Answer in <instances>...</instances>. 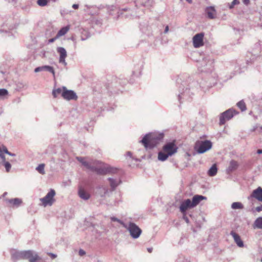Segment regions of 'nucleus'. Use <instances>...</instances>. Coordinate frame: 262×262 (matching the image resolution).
<instances>
[{"label": "nucleus", "mask_w": 262, "mask_h": 262, "mask_svg": "<svg viewBox=\"0 0 262 262\" xmlns=\"http://www.w3.org/2000/svg\"><path fill=\"white\" fill-rule=\"evenodd\" d=\"M163 138V133H151L146 134L140 142L142 143L146 148L151 149L157 146Z\"/></svg>", "instance_id": "f257e3e1"}, {"label": "nucleus", "mask_w": 262, "mask_h": 262, "mask_svg": "<svg viewBox=\"0 0 262 262\" xmlns=\"http://www.w3.org/2000/svg\"><path fill=\"white\" fill-rule=\"evenodd\" d=\"M129 233L130 236L134 239H137L142 233V230L135 223L128 222L126 223L124 227Z\"/></svg>", "instance_id": "f03ea898"}, {"label": "nucleus", "mask_w": 262, "mask_h": 262, "mask_svg": "<svg viewBox=\"0 0 262 262\" xmlns=\"http://www.w3.org/2000/svg\"><path fill=\"white\" fill-rule=\"evenodd\" d=\"M212 143L210 140H198L195 143L194 149L198 154H203L212 148Z\"/></svg>", "instance_id": "7ed1b4c3"}, {"label": "nucleus", "mask_w": 262, "mask_h": 262, "mask_svg": "<svg viewBox=\"0 0 262 262\" xmlns=\"http://www.w3.org/2000/svg\"><path fill=\"white\" fill-rule=\"evenodd\" d=\"M198 70L201 72H209L213 69V61L206 57L197 63Z\"/></svg>", "instance_id": "20e7f679"}, {"label": "nucleus", "mask_w": 262, "mask_h": 262, "mask_svg": "<svg viewBox=\"0 0 262 262\" xmlns=\"http://www.w3.org/2000/svg\"><path fill=\"white\" fill-rule=\"evenodd\" d=\"M91 170L96 172L99 174L102 175L107 173H116L118 171L117 168L105 164H103V165L100 167L92 166V167H91Z\"/></svg>", "instance_id": "39448f33"}, {"label": "nucleus", "mask_w": 262, "mask_h": 262, "mask_svg": "<svg viewBox=\"0 0 262 262\" xmlns=\"http://www.w3.org/2000/svg\"><path fill=\"white\" fill-rule=\"evenodd\" d=\"M55 194L56 193L55 190L51 189L45 197L40 199V201L42 203L43 206L46 207L48 205H52L55 202L54 197L55 195Z\"/></svg>", "instance_id": "423d86ee"}, {"label": "nucleus", "mask_w": 262, "mask_h": 262, "mask_svg": "<svg viewBox=\"0 0 262 262\" xmlns=\"http://www.w3.org/2000/svg\"><path fill=\"white\" fill-rule=\"evenodd\" d=\"M237 113L233 109L230 108L221 114L220 117V124L223 125L226 121L231 119Z\"/></svg>", "instance_id": "0eeeda50"}, {"label": "nucleus", "mask_w": 262, "mask_h": 262, "mask_svg": "<svg viewBox=\"0 0 262 262\" xmlns=\"http://www.w3.org/2000/svg\"><path fill=\"white\" fill-rule=\"evenodd\" d=\"M40 259L37 253L32 250L23 251V259H28L29 262H36Z\"/></svg>", "instance_id": "6e6552de"}, {"label": "nucleus", "mask_w": 262, "mask_h": 262, "mask_svg": "<svg viewBox=\"0 0 262 262\" xmlns=\"http://www.w3.org/2000/svg\"><path fill=\"white\" fill-rule=\"evenodd\" d=\"M163 150L171 156L177 152L178 147L174 142H169L163 146Z\"/></svg>", "instance_id": "1a4fd4ad"}, {"label": "nucleus", "mask_w": 262, "mask_h": 262, "mask_svg": "<svg viewBox=\"0 0 262 262\" xmlns=\"http://www.w3.org/2000/svg\"><path fill=\"white\" fill-rule=\"evenodd\" d=\"M193 208L192 201L189 199L182 201L179 207L180 211L184 214L186 213L187 210Z\"/></svg>", "instance_id": "9d476101"}, {"label": "nucleus", "mask_w": 262, "mask_h": 262, "mask_svg": "<svg viewBox=\"0 0 262 262\" xmlns=\"http://www.w3.org/2000/svg\"><path fill=\"white\" fill-rule=\"evenodd\" d=\"M204 36V33H200L195 34L192 38L193 45L194 47L198 48L203 46V38Z\"/></svg>", "instance_id": "9b49d317"}, {"label": "nucleus", "mask_w": 262, "mask_h": 262, "mask_svg": "<svg viewBox=\"0 0 262 262\" xmlns=\"http://www.w3.org/2000/svg\"><path fill=\"white\" fill-rule=\"evenodd\" d=\"M64 89L62 93V98L66 100H76L78 98L76 93L73 90H69L66 86H63Z\"/></svg>", "instance_id": "f8f14e48"}, {"label": "nucleus", "mask_w": 262, "mask_h": 262, "mask_svg": "<svg viewBox=\"0 0 262 262\" xmlns=\"http://www.w3.org/2000/svg\"><path fill=\"white\" fill-rule=\"evenodd\" d=\"M254 198L259 202H262V188L258 187L254 190L250 195L248 198V200Z\"/></svg>", "instance_id": "ddd939ff"}, {"label": "nucleus", "mask_w": 262, "mask_h": 262, "mask_svg": "<svg viewBox=\"0 0 262 262\" xmlns=\"http://www.w3.org/2000/svg\"><path fill=\"white\" fill-rule=\"evenodd\" d=\"M57 52L59 54V62L64 66L67 64L66 61V58L67 56V53L65 49L63 47H58Z\"/></svg>", "instance_id": "4468645a"}, {"label": "nucleus", "mask_w": 262, "mask_h": 262, "mask_svg": "<svg viewBox=\"0 0 262 262\" xmlns=\"http://www.w3.org/2000/svg\"><path fill=\"white\" fill-rule=\"evenodd\" d=\"M205 12L207 14V17L209 19H213L216 17V11L213 6L207 7L205 8Z\"/></svg>", "instance_id": "2eb2a0df"}, {"label": "nucleus", "mask_w": 262, "mask_h": 262, "mask_svg": "<svg viewBox=\"0 0 262 262\" xmlns=\"http://www.w3.org/2000/svg\"><path fill=\"white\" fill-rule=\"evenodd\" d=\"M78 194L80 199L86 201L88 200L90 197L91 195L89 192H88L82 186H79L78 190Z\"/></svg>", "instance_id": "dca6fc26"}, {"label": "nucleus", "mask_w": 262, "mask_h": 262, "mask_svg": "<svg viewBox=\"0 0 262 262\" xmlns=\"http://www.w3.org/2000/svg\"><path fill=\"white\" fill-rule=\"evenodd\" d=\"M108 180L112 191L115 190L116 187L121 183V180L119 177L108 178Z\"/></svg>", "instance_id": "f3484780"}, {"label": "nucleus", "mask_w": 262, "mask_h": 262, "mask_svg": "<svg viewBox=\"0 0 262 262\" xmlns=\"http://www.w3.org/2000/svg\"><path fill=\"white\" fill-rule=\"evenodd\" d=\"M11 259L15 262L17 260L23 259V251H17L16 250H12L11 251Z\"/></svg>", "instance_id": "a211bd4d"}, {"label": "nucleus", "mask_w": 262, "mask_h": 262, "mask_svg": "<svg viewBox=\"0 0 262 262\" xmlns=\"http://www.w3.org/2000/svg\"><path fill=\"white\" fill-rule=\"evenodd\" d=\"M41 71H48L52 73L53 76H55V71L53 68L50 66H43L41 67H37L35 69L34 72L35 73L41 72Z\"/></svg>", "instance_id": "6ab92c4d"}, {"label": "nucleus", "mask_w": 262, "mask_h": 262, "mask_svg": "<svg viewBox=\"0 0 262 262\" xmlns=\"http://www.w3.org/2000/svg\"><path fill=\"white\" fill-rule=\"evenodd\" d=\"M206 200L207 198L206 196L202 195L196 194L192 197L191 201L194 208L198 205L202 201Z\"/></svg>", "instance_id": "aec40b11"}, {"label": "nucleus", "mask_w": 262, "mask_h": 262, "mask_svg": "<svg viewBox=\"0 0 262 262\" xmlns=\"http://www.w3.org/2000/svg\"><path fill=\"white\" fill-rule=\"evenodd\" d=\"M230 234L232 235V236L233 237V238L234 240V242H235V243L237 244V245L239 247H244V243L242 241V240L241 239V237L239 236V235L238 234H237L235 232L232 231L230 233Z\"/></svg>", "instance_id": "412c9836"}, {"label": "nucleus", "mask_w": 262, "mask_h": 262, "mask_svg": "<svg viewBox=\"0 0 262 262\" xmlns=\"http://www.w3.org/2000/svg\"><path fill=\"white\" fill-rule=\"evenodd\" d=\"M189 97V90L187 89H186L185 91H183L178 95V99L180 103H181L182 99L188 100Z\"/></svg>", "instance_id": "4be33fe9"}, {"label": "nucleus", "mask_w": 262, "mask_h": 262, "mask_svg": "<svg viewBox=\"0 0 262 262\" xmlns=\"http://www.w3.org/2000/svg\"><path fill=\"white\" fill-rule=\"evenodd\" d=\"M238 167V163L234 160H231L230 162L229 166L226 169L228 174L230 173L233 171L236 170Z\"/></svg>", "instance_id": "5701e85b"}, {"label": "nucleus", "mask_w": 262, "mask_h": 262, "mask_svg": "<svg viewBox=\"0 0 262 262\" xmlns=\"http://www.w3.org/2000/svg\"><path fill=\"white\" fill-rule=\"evenodd\" d=\"M7 202L11 205V207H18L22 203L21 199L19 198H14L7 200Z\"/></svg>", "instance_id": "b1692460"}, {"label": "nucleus", "mask_w": 262, "mask_h": 262, "mask_svg": "<svg viewBox=\"0 0 262 262\" xmlns=\"http://www.w3.org/2000/svg\"><path fill=\"white\" fill-rule=\"evenodd\" d=\"M64 91V89H63V86L54 89L52 92V95L54 98L57 97L59 95L62 97V93Z\"/></svg>", "instance_id": "393cba45"}, {"label": "nucleus", "mask_w": 262, "mask_h": 262, "mask_svg": "<svg viewBox=\"0 0 262 262\" xmlns=\"http://www.w3.org/2000/svg\"><path fill=\"white\" fill-rule=\"evenodd\" d=\"M169 156L168 154L163 150L159 152L158 159L159 161H165Z\"/></svg>", "instance_id": "a878e982"}, {"label": "nucleus", "mask_w": 262, "mask_h": 262, "mask_svg": "<svg viewBox=\"0 0 262 262\" xmlns=\"http://www.w3.org/2000/svg\"><path fill=\"white\" fill-rule=\"evenodd\" d=\"M10 162H12V160L8 159V161H7L6 158H5L4 160H2V163L5 166L7 172H9L11 168V165L10 164Z\"/></svg>", "instance_id": "bb28decb"}, {"label": "nucleus", "mask_w": 262, "mask_h": 262, "mask_svg": "<svg viewBox=\"0 0 262 262\" xmlns=\"http://www.w3.org/2000/svg\"><path fill=\"white\" fill-rule=\"evenodd\" d=\"M217 168L216 164H213L208 171V175L210 177H213L216 174Z\"/></svg>", "instance_id": "cd10ccee"}, {"label": "nucleus", "mask_w": 262, "mask_h": 262, "mask_svg": "<svg viewBox=\"0 0 262 262\" xmlns=\"http://www.w3.org/2000/svg\"><path fill=\"white\" fill-rule=\"evenodd\" d=\"M8 151L7 148L5 146L2 145L1 146L0 149V158L1 160H4L6 158L5 154H7Z\"/></svg>", "instance_id": "c85d7f7f"}, {"label": "nucleus", "mask_w": 262, "mask_h": 262, "mask_svg": "<svg viewBox=\"0 0 262 262\" xmlns=\"http://www.w3.org/2000/svg\"><path fill=\"white\" fill-rule=\"evenodd\" d=\"M69 30V27L66 26L62 28L57 33V37H59L65 35Z\"/></svg>", "instance_id": "c756f323"}, {"label": "nucleus", "mask_w": 262, "mask_h": 262, "mask_svg": "<svg viewBox=\"0 0 262 262\" xmlns=\"http://www.w3.org/2000/svg\"><path fill=\"white\" fill-rule=\"evenodd\" d=\"M231 208L234 210L243 209L244 208L243 204L241 202H233L231 204Z\"/></svg>", "instance_id": "7c9ffc66"}, {"label": "nucleus", "mask_w": 262, "mask_h": 262, "mask_svg": "<svg viewBox=\"0 0 262 262\" xmlns=\"http://www.w3.org/2000/svg\"><path fill=\"white\" fill-rule=\"evenodd\" d=\"M253 227L254 228L262 229V217H259L256 219Z\"/></svg>", "instance_id": "2f4dec72"}, {"label": "nucleus", "mask_w": 262, "mask_h": 262, "mask_svg": "<svg viewBox=\"0 0 262 262\" xmlns=\"http://www.w3.org/2000/svg\"><path fill=\"white\" fill-rule=\"evenodd\" d=\"M8 94V91L6 89H0V99L7 98Z\"/></svg>", "instance_id": "473e14b6"}, {"label": "nucleus", "mask_w": 262, "mask_h": 262, "mask_svg": "<svg viewBox=\"0 0 262 262\" xmlns=\"http://www.w3.org/2000/svg\"><path fill=\"white\" fill-rule=\"evenodd\" d=\"M77 160L82 164L84 166L87 167L88 168L91 169V167H92V166H91L89 163L86 162L84 159L82 157H77Z\"/></svg>", "instance_id": "72a5a7b5"}, {"label": "nucleus", "mask_w": 262, "mask_h": 262, "mask_svg": "<svg viewBox=\"0 0 262 262\" xmlns=\"http://www.w3.org/2000/svg\"><path fill=\"white\" fill-rule=\"evenodd\" d=\"M45 166L44 164H40L36 168V170L40 174H44L45 173L44 170Z\"/></svg>", "instance_id": "f704fd0d"}, {"label": "nucleus", "mask_w": 262, "mask_h": 262, "mask_svg": "<svg viewBox=\"0 0 262 262\" xmlns=\"http://www.w3.org/2000/svg\"><path fill=\"white\" fill-rule=\"evenodd\" d=\"M237 106L241 110L242 112L245 111L246 110V104L243 100L239 101L237 103Z\"/></svg>", "instance_id": "c9c22d12"}, {"label": "nucleus", "mask_w": 262, "mask_h": 262, "mask_svg": "<svg viewBox=\"0 0 262 262\" xmlns=\"http://www.w3.org/2000/svg\"><path fill=\"white\" fill-rule=\"evenodd\" d=\"M49 2V0H37V4L41 7L45 6Z\"/></svg>", "instance_id": "e433bc0d"}, {"label": "nucleus", "mask_w": 262, "mask_h": 262, "mask_svg": "<svg viewBox=\"0 0 262 262\" xmlns=\"http://www.w3.org/2000/svg\"><path fill=\"white\" fill-rule=\"evenodd\" d=\"M111 220L113 222H117L119 224H120L123 227H124V226L125 225L126 223H124L122 221L118 219V218L116 217H112L111 218Z\"/></svg>", "instance_id": "4c0bfd02"}, {"label": "nucleus", "mask_w": 262, "mask_h": 262, "mask_svg": "<svg viewBox=\"0 0 262 262\" xmlns=\"http://www.w3.org/2000/svg\"><path fill=\"white\" fill-rule=\"evenodd\" d=\"M99 189L100 190L103 191V193L102 194H100V196L103 197L105 196V195L108 192V188L106 187L102 186L99 187Z\"/></svg>", "instance_id": "58836bf2"}, {"label": "nucleus", "mask_w": 262, "mask_h": 262, "mask_svg": "<svg viewBox=\"0 0 262 262\" xmlns=\"http://www.w3.org/2000/svg\"><path fill=\"white\" fill-rule=\"evenodd\" d=\"M105 8L110 12L114 11L116 9V6L114 5H106Z\"/></svg>", "instance_id": "ea45409f"}, {"label": "nucleus", "mask_w": 262, "mask_h": 262, "mask_svg": "<svg viewBox=\"0 0 262 262\" xmlns=\"http://www.w3.org/2000/svg\"><path fill=\"white\" fill-rule=\"evenodd\" d=\"M239 4L238 0H233L231 4H229V8L231 9H232L235 5Z\"/></svg>", "instance_id": "a19ab883"}, {"label": "nucleus", "mask_w": 262, "mask_h": 262, "mask_svg": "<svg viewBox=\"0 0 262 262\" xmlns=\"http://www.w3.org/2000/svg\"><path fill=\"white\" fill-rule=\"evenodd\" d=\"M59 37H57V35H56L55 37H53L52 38L49 39L48 43H52V42H54Z\"/></svg>", "instance_id": "79ce46f5"}, {"label": "nucleus", "mask_w": 262, "mask_h": 262, "mask_svg": "<svg viewBox=\"0 0 262 262\" xmlns=\"http://www.w3.org/2000/svg\"><path fill=\"white\" fill-rule=\"evenodd\" d=\"M79 254L80 256H83L85 254V252L82 249H80L79 250Z\"/></svg>", "instance_id": "37998d69"}, {"label": "nucleus", "mask_w": 262, "mask_h": 262, "mask_svg": "<svg viewBox=\"0 0 262 262\" xmlns=\"http://www.w3.org/2000/svg\"><path fill=\"white\" fill-rule=\"evenodd\" d=\"M255 210L257 212H260L262 211V205H260L259 206H257L255 208Z\"/></svg>", "instance_id": "c03bdc74"}, {"label": "nucleus", "mask_w": 262, "mask_h": 262, "mask_svg": "<svg viewBox=\"0 0 262 262\" xmlns=\"http://www.w3.org/2000/svg\"><path fill=\"white\" fill-rule=\"evenodd\" d=\"M48 254L50 256L52 259H54L57 257V255L55 254L52 253H48Z\"/></svg>", "instance_id": "a18cd8bd"}, {"label": "nucleus", "mask_w": 262, "mask_h": 262, "mask_svg": "<svg viewBox=\"0 0 262 262\" xmlns=\"http://www.w3.org/2000/svg\"><path fill=\"white\" fill-rule=\"evenodd\" d=\"M243 3L246 5H248L250 3V0H243Z\"/></svg>", "instance_id": "49530a36"}, {"label": "nucleus", "mask_w": 262, "mask_h": 262, "mask_svg": "<svg viewBox=\"0 0 262 262\" xmlns=\"http://www.w3.org/2000/svg\"><path fill=\"white\" fill-rule=\"evenodd\" d=\"M72 8H74V9H77L78 8H79V5L78 4H73L72 5Z\"/></svg>", "instance_id": "de8ad7c7"}, {"label": "nucleus", "mask_w": 262, "mask_h": 262, "mask_svg": "<svg viewBox=\"0 0 262 262\" xmlns=\"http://www.w3.org/2000/svg\"><path fill=\"white\" fill-rule=\"evenodd\" d=\"M169 31V27L168 26H166L165 28V30H164V33H167Z\"/></svg>", "instance_id": "09e8293b"}, {"label": "nucleus", "mask_w": 262, "mask_h": 262, "mask_svg": "<svg viewBox=\"0 0 262 262\" xmlns=\"http://www.w3.org/2000/svg\"><path fill=\"white\" fill-rule=\"evenodd\" d=\"M7 155L12 157H15L16 156L15 154L11 153L9 151H8V153H7Z\"/></svg>", "instance_id": "8fccbe9b"}, {"label": "nucleus", "mask_w": 262, "mask_h": 262, "mask_svg": "<svg viewBox=\"0 0 262 262\" xmlns=\"http://www.w3.org/2000/svg\"><path fill=\"white\" fill-rule=\"evenodd\" d=\"M183 218H184V219L185 220V221H186V222L187 223H189V220H188V217H186V216H184V217H183Z\"/></svg>", "instance_id": "3c124183"}, {"label": "nucleus", "mask_w": 262, "mask_h": 262, "mask_svg": "<svg viewBox=\"0 0 262 262\" xmlns=\"http://www.w3.org/2000/svg\"><path fill=\"white\" fill-rule=\"evenodd\" d=\"M257 153L258 154H262V149H258V150H257Z\"/></svg>", "instance_id": "603ef678"}, {"label": "nucleus", "mask_w": 262, "mask_h": 262, "mask_svg": "<svg viewBox=\"0 0 262 262\" xmlns=\"http://www.w3.org/2000/svg\"><path fill=\"white\" fill-rule=\"evenodd\" d=\"M152 250V249L151 248H148V249H147V251H148L149 253L151 252Z\"/></svg>", "instance_id": "864d4df0"}, {"label": "nucleus", "mask_w": 262, "mask_h": 262, "mask_svg": "<svg viewBox=\"0 0 262 262\" xmlns=\"http://www.w3.org/2000/svg\"><path fill=\"white\" fill-rule=\"evenodd\" d=\"M127 156H129V157H131V156H132V153H131L130 151H128V152H127Z\"/></svg>", "instance_id": "5fc2aeb1"}, {"label": "nucleus", "mask_w": 262, "mask_h": 262, "mask_svg": "<svg viewBox=\"0 0 262 262\" xmlns=\"http://www.w3.org/2000/svg\"><path fill=\"white\" fill-rule=\"evenodd\" d=\"M253 130H256V128H253Z\"/></svg>", "instance_id": "6e6d98bb"}]
</instances>
